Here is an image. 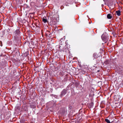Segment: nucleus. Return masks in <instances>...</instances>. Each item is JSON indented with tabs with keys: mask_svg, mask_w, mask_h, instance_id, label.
<instances>
[{
	"mask_svg": "<svg viewBox=\"0 0 123 123\" xmlns=\"http://www.w3.org/2000/svg\"><path fill=\"white\" fill-rule=\"evenodd\" d=\"M35 25H36V26L37 27H39L38 25H37V24H35Z\"/></svg>",
	"mask_w": 123,
	"mask_h": 123,
	"instance_id": "f3484780",
	"label": "nucleus"
},
{
	"mask_svg": "<svg viewBox=\"0 0 123 123\" xmlns=\"http://www.w3.org/2000/svg\"><path fill=\"white\" fill-rule=\"evenodd\" d=\"M99 70H98V71H97V72H99Z\"/></svg>",
	"mask_w": 123,
	"mask_h": 123,
	"instance_id": "6ab92c4d",
	"label": "nucleus"
},
{
	"mask_svg": "<svg viewBox=\"0 0 123 123\" xmlns=\"http://www.w3.org/2000/svg\"><path fill=\"white\" fill-rule=\"evenodd\" d=\"M116 12L117 13V15L118 16H120L121 15V12L120 10L116 11Z\"/></svg>",
	"mask_w": 123,
	"mask_h": 123,
	"instance_id": "6e6552de",
	"label": "nucleus"
},
{
	"mask_svg": "<svg viewBox=\"0 0 123 123\" xmlns=\"http://www.w3.org/2000/svg\"><path fill=\"white\" fill-rule=\"evenodd\" d=\"M77 120L78 121H79L80 122L82 121V120L80 118L79 119V118H78L77 119Z\"/></svg>",
	"mask_w": 123,
	"mask_h": 123,
	"instance_id": "4468645a",
	"label": "nucleus"
},
{
	"mask_svg": "<svg viewBox=\"0 0 123 123\" xmlns=\"http://www.w3.org/2000/svg\"><path fill=\"white\" fill-rule=\"evenodd\" d=\"M105 120L107 123H111L110 121L108 119H105Z\"/></svg>",
	"mask_w": 123,
	"mask_h": 123,
	"instance_id": "ddd939ff",
	"label": "nucleus"
},
{
	"mask_svg": "<svg viewBox=\"0 0 123 123\" xmlns=\"http://www.w3.org/2000/svg\"><path fill=\"white\" fill-rule=\"evenodd\" d=\"M31 108H35L36 107V106L34 105H33L32 106L31 105Z\"/></svg>",
	"mask_w": 123,
	"mask_h": 123,
	"instance_id": "dca6fc26",
	"label": "nucleus"
},
{
	"mask_svg": "<svg viewBox=\"0 0 123 123\" xmlns=\"http://www.w3.org/2000/svg\"><path fill=\"white\" fill-rule=\"evenodd\" d=\"M43 21L44 23H46L47 22V19L45 17H43Z\"/></svg>",
	"mask_w": 123,
	"mask_h": 123,
	"instance_id": "1a4fd4ad",
	"label": "nucleus"
},
{
	"mask_svg": "<svg viewBox=\"0 0 123 123\" xmlns=\"http://www.w3.org/2000/svg\"><path fill=\"white\" fill-rule=\"evenodd\" d=\"M61 40H63V39L62 38H61V39H60V41H61Z\"/></svg>",
	"mask_w": 123,
	"mask_h": 123,
	"instance_id": "a211bd4d",
	"label": "nucleus"
},
{
	"mask_svg": "<svg viewBox=\"0 0 123 123\" xmlns=\"http://www.w3.org/2000/svg\"><path fill=\"white\" fill-rule=\"evenodd\" d=\"M93 56L95 59H96L99 57V56L96 53H94L93 54Z\"/></svg>",
	"mask_w": 123,
	"mask_h": 123,
	"instance_id": "423d86ee",
	"label": "nucleus"
},
{
	"mask_svg": "<svg viewBox=\"0 0 123 123\" xmlns=\"http://www.w3.org/2000/svg\"><path fill=\"white\" fill-rule=\"evenodd\" d=\"M79 71L80 73L82 74H85L86 73L85 71L83 68L79 69Z\"/></svg>",
	"mask_w": 123,
	"mask_h": 123,
	"instance_id": "20e7f679",
	"label": "nucleus"
},
{
	"mask_svg": "<svg viewBox=\"0 0 123 123\" xmlns=\"http://www.w3.org/2000/svg\"><path fill=\"white\" fill-rule=\"evenodd\" d=\"M102 40L105 42V43H107L109 39V36L106 33L103 34L101 36Z\"/></svg>",
	"mask_w": 123,
	"mask_h": 123,
	"instance_id": "f03ea898",
	"label": "nucleus"
},
{
	"mask_svg": "<svg viewBox=\"0 0 123 123\" xmlns=\"http://www.w3.org/2000/svg\"><path fill=\"white\" fill-rule=\"evenodd\" d=\"M20 33L19 28L18 27V29L14 31L13 33V38L16 42L19 40L18 37L20 36Z\"/></svg>",
	"mask_w": 123,
	"mask_h": 123,
	"instance_id": "f257e3e1",
	"label": "nucleus"
},
{
	"mask_svg": "<svg viewBox=\"0 0 123 123\" xmlns=\"http://www.w3.org/2000/svg\"><path fill=\"white\" fill-rule=\"evenodd\" d=\"M109 61L108 60H106L104 62V63L106 64L107 65L109 64Z\"/></svg>",
	"mask_w": 123,
	"mask_h": 123,
	"instance_id": "9b49d317",
	"label": "nucleus"
},
{
	"mask_svg": "<svg viewBox=\"0 0 123 123\" xmlns=\"http://www.w3.org/2000/svg\"><path fill=\"white\" fill-rule=\"evenodd\" d=\"M51 36H52V34L50 33L49 35H48V37H49V38H50V37H51Z\"/></svg>",
	"mask_w": 123,
	"mask_h": 123,
	"instance_id": "2eb2a0df",
	"label": "nucleus"
},
{
	"mask_svg": "<svg viewBox=\"0 0 123 123\" xmlns=\"http://www.w3.org/2000/svg\"><path fill=\"white\" fill-rule=\"evenodd\" d=\"M93 103H89V106L90 108H92L93 106Z\"/></svg>",
	"mask_w": 123,
	"mask_h": 123,
	"instance_id": "f8f14e48",
	"label": "nucleus"
},
{
	"mask_svg": "<svg viewBox=\"0 0 123 123\" xmlns=\"http://www.w3.org/2000/svg\"><path fill=\"white\" fill-rule=\"evenodd\" d=\"M67 93V91L66 89H64L61 92V94L60 95L61 97Z\"/></svg>",
	"mask_w": 123,
	"mask_h": 123,
	"instance_id": "7ed1b4c3",
	"label": "nucleus"
},
{
	"mask_svg": "<svg viewBox=\"0 0 123 123\" xmlns=\"http://www.w3.org/2000/svg\"><path fill=\"white\" fill-rule=\"evenodd\" d=\"M112 17V15L111 14H108L107 15V18L108 19H111Z\"/></svg>",
	"mask_w": 123,
	"mask_h": 123,
	"instance_id": "0eeeda50",
	"label": "nucleus"
},
{
	"mask_svg": "<svg viewBox=\"0 0 123 123\" xmlns=\"http://www.w3.org/2000/svg\"><path fill=\"white\" fill-rule=\"evenodd\" d=\"M50 33V32L49 31H47L46 32L45 36L47 37H48Z\"/></svg>",
	"mask_w": 123,
	"mask_h": 123,
	"instance_id": "9d476101",
	"label": "nucleus"
},
{
	"mask_svg": "<svg viewBox=\"0 0 123 123\" xmlns=\"http://www.w3.org/2000/svg\"><path fill=\"white\" fill-rule=\"evenodd\" d=\"M73 106L72 105H69L68 107V111L69 112H71Z\"/></svg>",
	"mask_w": 123,
	"mask_h": 123,
	"instance_id": "39448f33",
	"label": "nucleus"
}]
</instances>
